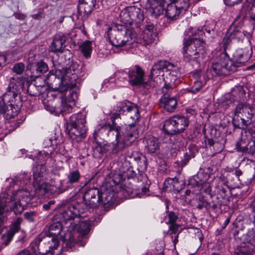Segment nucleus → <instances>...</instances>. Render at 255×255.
<instances>
[{
    "label": "nucleus",
    "mask_w": 255,
    "mask_h": 255,
    "mask_svg": "<svg viewBox=\"0 0 255 255\" xmlns=\"http://www.w3.org/2000/svg\"><path fill=\"white\" fill-rule=\"evenodd\" d=\"M140 118L139 108L137 105L133 103L127 114L125 116V121L128 125L125 127L117 125L114 121L113 124H105L99 126L93 133V137L96 144L95 148L100 154L107 152V143L105 141H100L98 139L99 132H106L111 138L115 137L116 142H113V152L117 153L122 150L125 146H129L137 138L138 133L135 124Z\"/></svg>",
    "instance_id": "obj_1"
},
{
    "label": "nucleus",
    "mask_w": 255,
    "mask_h": 255,
    "mask_svg": "<svg viewBox=\"0 0 255 255\" xmlns=\"http://www.w3.org/2000/svg\"><path fill=\"white\" fill-rule=\"evenodd\" d=\"M122 24L109 27L107 37L110 43L116 47L130 46L136 40L135 28H141L144 16L139 9L128 8L121 14Z\"/></svg>",
    "instance_id": "obj_2"
},
{
    "label": "nucleus",
    "mask_w": 255,
    "mask_h": 255,
    "mask_svg": "<svg viewBox=\"0 0 255 255\" xmlns=\"http://www.w3.org/2000/svg\"><path fill=\"white\" fill-rule=\"evenodd\" d=\"M73 74L72 70L70 68H57L55 70L54 74L53 75L55 78L54 83L58 87V92L56 97L61 100V106L59 107H55L53 109H49L46 108L51 113L54 112L56 115L62 114L63 116L67 114L72 111V106L67 101L65 98V92L68 91L70 86H73L74 83H73L72 77Z\"/></svg>",
    "instance_id": "obj_3"
},
{
    "label": "nucleus",
    "mask_w": 255,
    "mask_h": 255,
    "mask_svg": "<svg viewBox=\"0 0 255 255\" xmlns=\"http://www.w3.org/2000/svg\"><path fill=\"white\" fill-rule=\"evenodd\" d=\"M82 204L73 203L65 207L60 215L62 221L66 224L69 222V225L66 226L68 232L74 234L80 233L86 235L90 231V225L87 220L82 221L81 214L85 212V209L82 208Z\"/></svg>",
    "instance_id": "obj_4"
},
{
    "label": "nucleus",
    "mask_w": 255,
    "mask_h": 255,
    "mask_svg": "<svg viewBox=\"0 0 255 255\" xmlns=\"http://www.w3.org/2000/svg\"><path fill=\"white\" fill-rule=\"evenodd\" d=\"M7 201L0 196V233L4 229V224L11 215V212L5 211ZM22 218L18 217L9 226V230L3 234H0V250L7 246L12 240L14 235L20 230Z\"/></svg>",
    "instance_id": "obj_5"
},
{
    "label": "nucleus",
    "mask_w": 255,
    "mask_h": 255,
    "mask_svg": "<svg viewBox=\"0 0 255 255\" xmlns=\"http://www.w3.org/2000/svg\"><path fill=\"white\" fill-rule=\"evenodd\" d=\"M189 121L188 117L183 115H176L166 120L163 124V129L169 136V143L176 146L179 144L177 140V133L183 132L189 126Z\"/></svg>",
    "instance_id": "obj_6"
},
{
    "label": "nucleus",
    "mask_w": 255,
    "mask_h": 255,
    "mask_svg": "<svg viewBox=\"0 0 255 255\" xmlns=\"http://www.w3.org/2000/svg\"><path fill=\"white\" fill-rule=\"evenodd\" d=\"M86 114L79 113L72 115L67 123V129L70 138L76 142L81 140L83 135L86 133L87 128Z\"/></svg>",
    "instance_id": "obj_7"
},
{
    "label": "nucleus",
    "mask_w": 255,
    "mask_h": 255,
    "mask_svg": "<svg viewBox=\"0 0 255 255\" xmlns=\"http://www.w3.org/2000/svg\"><path fill=\"white\" fill-rule=\"evenodd\" d=\"M235 71L236 66L225 52H221L216 56L209 69L213 76H226Z\"/></svg>",
    "instance_id": "obj_8"
},
{
    "label": "nucleus",
    "mask_w": 255,
    "mask_h": 255,
    "mask_svg": "<svg viewBox=\"0 0 255 255\" xmlns=\"http://www.w3.org/2000/svg\"><path fill=\"white\" fill-rule=\"evenodd\" d=\"M203 40L193 38L184 39L183 41V55L184 60L189 62L196 61L198 58H203L204 54Z\"/></svg>",
    "instance_id": "obj_9"
},
{
    "label": "nucleus",
    "mask_w": 255,
    "mask_h": 255,
    "mask_svg": "<svg viewBox=\"0 0 255 255\" xmlns=\"http://www.w3.org/2000/svg\"><path fill=\"white\" fill-rule=\"evenodd\" d=\"M30 193L25 189L17 190L12 193L10 201V211L11 214L13 213L15 215L21 214L24 211V204L27 202Z\"/></svg>",
    "instance_id": "obj_10"
},
{
    "label": "nucleus",
    "mask_w": 255,
    "mask_h": 255,
    "mask_svg": "<svg viewBox=\"0 0 255 255\" xmlns=\"http://www.w3.org/2000/svg\"><path fill=\"white\" fill-rule=\"evenodd\" d=\"M144 70L136 65L129 69L128 83L133 86H141L146 89L152 88L155 86L154 82L149 80L144 81Z\"/></svg>",
    "instance_id": "obj_11"
},
{
    "label": "nucleus",
    "mask_w": 255,
    "mask_h": 255,
    "mask_svg": "<svg viewBox=\"0 0 255 255\" xmlns=\"http://www.w3.org/2000/svg\"><path fill=\"white\" fill-rule=\"evenodd\" d=\"M25 79L22 77H12L10 79L9 84L6 92L4 94V100L5 101H19L21 90L23 88Z\"/></svg>",
    "instance_id": "obj_12"
},
{
    "label": "nucleus",
    "mask_w": 255,
    "mask_h": 255,
    "mask_svg": "<svg viewBox=\"0 0 255 255\" xmlns=\"http://www.w3.org/2000/svg\"><path fill=\"white\" fill-rule=\"evenodd\" d=\"M84 203L88 209L97 208L100 203V194L97 188L87 189L83 196Z\"/></svg>",
    "instance_id": "obj_13"
},
{
    "label": "nucleus",
    "mask_w": 255,
    "mask_h": 255,
    "mask_svg": "<svg viewBox=\"0 0 255 255\" xmlns=\"http://www.w3.org/2000/svg\"><path fill=\"white\" fill-rule=\"evenodd\" d=\"M115 75L118 80L116 83H115V79L110 78L109 79H106L102 84V89L105 90L106 88H113L116 84L118 86H122L120 82H128L129 69L117 71Z\"/></svg>",
    "instance_id": "obj_14"
},
{
    "label": "nucleus",
    "mask_w": 255,
    "mask_h": 255,
    "mask_svg": "<svg viewBox=\"0 0 255 255\" xmlns=\"http://www.w3.org/2000/svg\"><path fill=\"white\" fill-rule=\"evenodd\" d=\"M144 30L141 35L142 44L147 46L153 42L154 38L156 36V29L154 24L150 22H146L143 24Z\"/></svg>",
    "instance_id": "obj_15"
},
{
    "label": "nucleus",
    "mask_w": 255,
    "mask_h": 255,
    "mask_svg": "<svg viewBox=\"0 0 255 255\" xmlns=\"http://www.w3.org/2000/svg\"><path fill=\"white\" fill-rule=\"evenodd\" d=\"M251 54L248 48H239L233 54V63L236 66V71L239 67L243 65L250 58Z\"/></svg>",
    "instance_id": "obj_16"
},
{
    "label": "nucleus",
    "mask_w": 255,
    "mask_h": 255,
    "mask_svg": "<svg viewBox=\"0 0 255 255\" xmlns=\"http://www.w3.org/2000/svg\"><path fill=\"white\" fill-rule=\"evenodd\" d=\"M81 173L79 170H72L67 174V181L61 184L62 191L72 189L75 184H77L81 178Z\"/></svg>",
    "instance_id": "obj_17"
},
{
    "label": "nucleus",
    "mask_w": 255,
    "mask_h": 255,
    "mask_svg": "<svg viewBox=\"0 0 255 255\" xmlns=\"http://www.w3.org/2000/svg\"><path fill=\"white\" fill-rule=\"evenodd\" d=\"M43 244L45 245L46 248L48 250H46L45 253H42L41 255L46 254H49L50 255H55L54 251L59 246L58 238L50 235L46 233L43 235Z\"/></svg>",
    "instance_id": "obj_18"
},
{
    "label": "nucleus",
    "mask_w": 255,
    "mask_h": 255,
    "mask_svg": "<svg viewBox=\"0 0 255 255\" xmlns=\"http://www.w3.org/2000/svg\"><path fill=\"white\" fill-rule=\"evenodd\" d=\"M43 244L45 245L46 248L48 250H46L45 253H42L41 255L46 254H49L50 255H55L54 251L59 246L58 238L50 235L46 233L43 235Z\"/></svg>",
    "instance_id": "obj_19"
},
{
    "label": "nucleus",
    "mask_w": 255,
    "mask_h": 255,
    "mask_svg": "<svg viewBox=\"0 0 255 255\" xmlns=\"http://www.w3.org/2000/svg\"><path fill=\"white\" fill-rule=\"evenodd\" d=\"M96 0H79L77 6L80 15L87 17L95 8Z\"/></svg>",
    "instance_id": "obj_20"
},
{
    "label": "nucleus",
    "mask_w": 255,
    "mask_h": 255,
    "mask_svg": "<svg viewBox=\"0 0 255 255\" xmlns=\"http://www.w3.org/2000/svg\"><path fill=\"white\" fill-rule=\"evenodd\" d=\"M165 2L162 0H151L149 1L147 11L154 17L163 14L165 10Z\"/></svg>",
    "instance_id": "obj_21"
},
{
    "label": "nucleus",
    "mask_w": 255,
    "mask_h": 255,
    "mask_svg": "<svg viewBox=\"0 0 255 255\" xmlns=\"http://www.w3.org/2000/svg\"><path fill=\"white\" fill-rule=\"evenodd\" d=\"M33 176L34 179V183L38 184L37 190L41 192V194L45 192V188L43 187L42 185L40 184L41 178L43 176V174L46 171V167L44 164L41 163L36 164L33 167Z\"/></svg>",
    "instance_id": "obj_22"
},
{
    "label": "nucleus",
    "mask_w": 255,
    "mask_h": 255,
    "mask_svg": "<svg viewBox=\"0 0 255 255\" xmlns=\"http://www.w3.org/2000/svg\"><path fill=\"white\" fill-rule=\"evenodd\" d=\"M117 197V193L113 187L105 190L100 194V203L105 207L112 205Z\"/></svg>",
    "instance_id": "obj_23"
},
{
    "label": "nucleus",
    "mask_w": 255,
    "mask_h": 255,
    "mask_svg": "<svg viewBox=\"0 0 255 255\" xmlns=\"http://www.w3.org/2000/svg\"><path fill=\"white\" fill-rule=\"evenodd\" d=\"M164 60L159 61L155 63L150 71V74L149 77V80H151L155 83V81H158V79L161 80V77L164 75L165 72L164 67Z\"/></svg>",
    "instance_id": "obj_24"
},
{
    "label": "nucleus",
    "mask_w": 255,
    "mask_h": 255,
    "mask_svg": "<svg viewBox=\"0 0 255 255\" xmlns=\"http://www.w3.org/2000/svg\"><path fill=\"white\" fill-rule=\"evenodd\" d=\"M67 39V36L63 33L55 35L51 44V50L53 52H61L64 47V44Z\"/></svg>",
    "instance_id": "obj_25"
},
{
    "label": "nucleus",
    "mask_w": 255,
    "mask_h": 255,
    "mask_svg": "<svg viewBox=\"0 0 255 255\" xmlns=\"http://www.w3.org/2000/svg\"><path fill=\"white\" fill-rule=\"evenodd\" d=\"M159 105L160 107L163 108L167 112H172L176 107L177 101L174 98L169 97L167 93L160 98Z\"/></svg>",
    "instance_id": "obj_26"
},
{
    "label": "nucleus",
    "mask_w": 255,
    "mask_h": 255,
    "mask_svg": "<svg viewBox=\"0 0 255 255\" xmlns=\"http://www.w3.org/2000/svg\"><path fill=\"white\" fill-rule=\"evenodd\" d=\"M145 149L149 153H154L159 149L158 139L153 136H147L145 138Z\"/></svg>",
    "instance_id": "obj_27"
},
{
    "label": "nucleus",
    "mask_w": 255,
    "mask_h": 255,
    "mask_svg": "<svg viewBox=\"0 0 255 255\" xmlns=\"http://www.w3.org/2000/svg\"><path fill=\"white\" fill-rule=\"evenodd\" d=\"M62 213V212L60 213L58 215L60 221L54 222L51 224L49 228L48 231L46 232V233L53 236L58 237V235L61 233L62 230L63 228L62 223L65 224V228H66L67 226L69 225V222H67L66 224L65 222L62 221V219L60 218V215Z\"/></svg>",
    "instance_id": "obj_28"
},
{
    "label": "nucleus",
    "mask_w": 255,
    "mask_h": 255,
    "mask_svg": "<svg viewBox=\"0 0 255 255\" xmlns=\"http://www.w3.org/2000/svg\"><path fill=\"white\" fill-rule=\"evenodd\" d=\"M75 234L68 232L65 235V237L62 239L63 242V251H73V248L75 244Z\"/></svg>",
    "instance_id": "obj_29"
},
{
    "label": "nucleus",
    "mask_w": 255,
    "mask_h": 255,
    "mask_svg": "<svg viewBox=\"0 0 255 255\" xmlns=\"http://www.w3.org/2000/svg\"><path fill=\"white\" fill-rule=\"evenodd\" d=\"M165 5L166 6L165 15L167 17L171 19H176L183 11L179 9L176 5L172 2L165 3Z\"/></svg>",
    "instance_id": "obj_30"
},
{
    "label": "nucleus",
    "mask_w": 255,
    "mask_h": 255,
    "mask_svg": "<svg viewBox=\"0 0 255 255\" xmlns=\"http://www.w3.org/2000/svg\"><path fill=\"white\" fill-rule=\"evenodd\" d=\"M133 103L127 100L118 102L114 110L117 115L125 116Z\"/></svg>",
    "instance_id": "obj_31"
},
{
    "label": "nucleus",
    "mask_w": 255,
    "mask_h": 255,
    "mask_svg": "<svg viewBox=\"0 0 255 255\" xmlns=\"http://www.w3.org/2000/svg\"><path fill=\"white\" fill-rule=\"evenodd\" d=\"M164 186L166 188H169L170 190H173L177 191H180L183 188L184 184L182 182L181 184L178 178L175 177L173 178H168L164 182Z\"/></svg>",
    "instance_id": "obj_32"
},
{
    "label": "nucleus",
    "mask_w": 255,
    "mask_h": 255,
    "mask_svg": "<svg viewBox=\"0 0 255 255\" xmlns=\"http://www.w3.org/2000/svg\"><path fill=\"white\" fill-rule=\"evenodd\" d=\"M16 104L15 101H5L4 100V94L2 96L1 101H0V113L3 114L6 111L8 112L11 111L13 113V109H15V106Z\"/></svg>",
    "instance_id": "obj_33"
},
{
    "label": "nucleus",
    "mask_w": 255,
    "mask_h": 255,
    "mask_svg": "<svg viewBox=\"0 0 255 255\" xmlns=\"http://www.w3.org/2000/svg\"><path fill=\"white\" fill-rule=\"evenodd\" d=\"M43 235L40 234L31 243V248L34 252V254H37L38 255H42L43 253L41 252L42 245L43 244Z\"/></svg>",
    "instance_id": "obj_34"
},
{
    "label": "nucleus",
    "mask_w": 255,
    "mask_h": 255,
    "mask_svg": "<svg viewBox=\"0 0 255 255\" xmlns=\"http://www.w3.org/2000/svg\"><path fill=\"white\" fill-rule=\"evenodd\" d=\"M79 48L84 56L88 58L91 56L92 51V42L85 40L80 44Z\"/></svg>",
    "instance_id": "obj_35"
},
{
    "label": "nucleus",
    "mask_w": 255,
    "mask_h": 255,
    "mask_svg": "<svg viewBox=\"0 0 255 255\" xmlns=\"http://www.w3.org/2000/svg\"><path fill=\"white\" fill-rule=\"evenodd\" d=\"M36 74L37 76L46 73L48 70L47 65L43 61L41 60L36 63Z\"/></svg>",
    "instance_id": "obj_36"
},
{
    "label": "nucleus",
    "mask_w": 255,
    "mask_h": 255,
    "mask_svg": "<svg viewBox=\"0 0 255 255\" xmlns=\"http://www.w3.org/2000/svg\"><path fill=\"white\" fill-rule=\"evenodd\" d=\"M204 85L205 84L201 81L196 80L194 82V84L192 87L187 88L186 91L193 94H196L201 90Z\"/></svg>",
    "instance_id": "obj_37"
},
{
    "label": "nucleus",
    "mask_w": 255,
    "mask_h": 255,
    "mask_svg": "<svg viewBox=\"0 0 255 255\" xmlns=\"http://www.w3.org/2000/svg\"><path fill=\"white\" fill-rule=\"evenodd\" d=\"M203 34H205L203 31V29H200L199 28L191 27L189 28L188 31V34L190 37L189 39H192V36L198 35V37H196L197 39L203 40L202 35Z\"/></svg>",
    "instance_id": "obj_38"
},
{
    "label": "nucleus",
    "mask_w": 255,
    "mask_h": 255,
    "mask_svg": "<svg viewBox=\"0 0 255 255\" xmlns=\"http://www.w3.org/2000/svg\"><path fill=\"white\" fill-rule=\"evenodd\" d=\"M230 36L238 40H242L245 37V34L240 28L237 27L231 32Z\"/></svg>",
    "instance_id": "obj_39"
},
{
    "label": "nucleus",
    "mask_w": 255,
    "mask_h": 255,
    "mask_svg": "<svg viewBox=\"0 0 255 255\" xmlns=\"http://www.w3.org/2000/svg\"><path fill=\"white\" fill-rule=\"evenodd\" d=\"M215 182V181H213L211 183L206 182L202 184L200 187H199L201 193H205L207 194H210L212 192V187Z\"/></svg>",
    "instance_id": "obj_40"
},
{
    "label": "nucleus",
    "mask_w": 255,
    "mask_h": 255,
    "mask_svg": "<svg viewBox=\"0 0 255 255\" xmlns=\"http://www.w3.org/2000/svg\"><path fill=\"white\" fill-rule=\"evenodd\" d=\"M164 67L165 71L170 72V74L176 76V69H177L173 64H171L167 61H164Z\"/></svg>",
    "instance_id": "obj_41"
},
{
    "label": "nucleus",
    "mask_w": 255,
    "mask_h": 255,
    "mask_svg": "<svg viewBox=\"0 0 255 255\" xmlns=\"http://www.w3.org/2000/svg\"><path fill=\"white\" fill-rule=\"evenodd\" d=\"M195 176L197 177L201 185L206 182L210 176L208 174L202 171L198 172Z\"/></svg>",
    "instance_id": "obj_42"
},
{
    "label": "nucleus",
    "mask_w": 255,
    "mask_h": 255,
    "mask_svg": "<svg viewBox=\"0 0 255 255\" xmlns=\"http://www.w3.org/2000/svg\"><path fill=\"white\" fill-rule=\"evenodd\" d=\"M222 204L221 203L216 202L214 200H212L211 202H206L205 203V208L207 210L212 209L214 210L218 208H220Z\"/></svg>",
    "instance_id": "obj_43"
},
{
    "label": "nucleus",
    "mask_w": 255,
    "mask_h": 255,
    "mask_svg": "<svg viewBox=\"0 0 255 255\" xmlns=\"http://www.w3.org/2000/svg\"><path fill=\"white\" fill-rule=\"evenodd\" d=\"M236 148L238 151H242L243 152H246L248 151L247 145L242 139H241L237 142Z\"/></svg>",
    "instance_id": "obj_44"
},
{
    "label": "nucleus",
    "mask_w": 255,
    "mask_h": 255,
    "mask_svg": "<svg viewBox=\"0 0 255 255\" xmlns=\"http://www.w3.org/2000/svg\"><path fill=\"white\" fill-rule=\"evenodd\" d=\"M25 68V65L22 62L16 63L12 68V71L18 75L22 73Z\"/></svg>",
    "instance_id": "obj_45"
},
{
    "label": "nucleus",
    "mask_w": 255,
    "mask_h": 255,
    "mask_svg": "<svg viewBox=\"0 0 255 255\" xmlns=\"http://www.w3.org/2000/svg\"><path fill=\"white\" fill-rule=\"evenodd\" d=\"M249 110V108L246 106H245L242 103L239 104L235 109V115L238 116V114L241 113L246 114L247 111Z\"/></svg>",
    "instance_id": "obj_46"
},
{
    "label": "nucleus",
    "mask_w": 255,
    "mask_h": 255,
    "mask_svg": "<svg viewBox=\"0 0 255 255\" xmlns=\"http://www.w3.org/2000/svg\"><path fill=\"white\" fill-rule=\"evenodd\" d=\"M78 98V94L76 92L74 91L73 89H70L69 94L68 97L67 99V101L70 103L74 104L75 100Z\"/></svg>",
    "instance_id": "obj_47"
},
{
    "label": "nucleus",
    "mask_w": 255,
    "mask_h": 255,
    "mask_svg": "<svg viewBox=\"0 0 255 255\" xmlns=\"http://www.w3.org/2000/svg\"><path fill=\"white\" fill-rule=\"evenodd\" d=\"M188 185L193 187H197L199 189L201 186V184L199 183V180H198L197 177H196L195 175L189 179Z\"/></svg>",
    "instance_id": "obj_48"
},
{
    "label": "nucleus",
    "mask_w": 255,
    "mask_h": 255,
    "mask_svg": "<svg viewBox=\"0 0 255 255\" xmlns=\"http://www.w3.org/2000/svg\"><path fill=\"white\" fill-rule=\"evenodd\" d=\"M208 144L213 146V148H215L216 146H218V145H220V148L218 149H217L215 150L216 153H219L223 149V147L222 145L220 144L218 142H214V141L212 139H209L208 140Z\"/></svg>",
    "instance_id": "obj_49"
},
{
    "label": "nucleus",
    "mask_w": 255,
    "mask_h": 255,
    "mask_svg": "<svg viewBox=\"0 0 255 255\" xmlns=\"http://www.w3.org/2000/svg\"><path fill=\"white\" fill-rule=\"evenodd\" d=\"M231 42V40L229 35H226L223 39V44L224 49L225 50H226L228 48Z\"/></svg>",
    "instance_id": "obj_50"
},
{
    "label": "nucleus",
    "mask_w": 255,
    "mask_h": 255,
    "mask_svg": "<svg viewBox=\"0 0 255 255\" xmlns=\"http://www.w3.org/2000/svg\"><path fill=\"white\" fill-rule=\"evenodd\" d=\"M168 216L169 219V224H175V222H176L178 219V217L177 216V215L174 212H171L169 213Z\"/></svg>",
    "instance_id": "obj_51"
},
{
    "label": "nucleus",
    "mask_w": 255,
    "mask_h": 255,
    "mask_svg": "<svg viewBox=\"0 0 255 255\" xmlns=\"http://www.w3.org/2000/svg\"><path fill=\"white\" fill-rule=\"evenodd\" d=\"M35 214V213L34 212L31 211L29 212H25L23 216L25 218V219L27 220L28 221L33 222L34 221L33 217Z\"/></svg>",
    "instance_id": "obj_52"
},
{
    "label": "nucleus",
    "mask_w": 255,
    "mask_h": 255,
    "mask_svg": "<svg viewBox=\"0 0 255 255\" xmlns=\"http://www.w3.org/2000/svg\"><path fill=\"white\" fill-rule=\"evenodd\" d=\"M247 236L249 238L247 239L246 242L249 244H253L255 243V234L254 232H250L248 233Z\"/></svg>",
    "instance_id": "obj_53"
},
{
    "label": "nucleus",
    "mask_w": 255,
    "mask_h": 255,
    "mask_svg": "<svg viewBox=\"0 0 255 255\" xmlns=\"http://www.w3.org/2000/svg\"><path fill=\"white\" fill-rule=\"evenodd\" d=\"M179 226L176 224H170L169 226V230L172 234H176L178 230Z\"/></svg>",
    "instance_id": "obj_54"
},
{
    "label": "nucleus",
    "mask_w": 255,
    "mask_h": 255,
    "mask_svg": "<svg viewBox=\"0 0 255 255\" xmlns=\"http://www.w3.org/2000/svg\"><path fill=\"white\" fill-rule=\"evenodd\" d=\"M13 15L14 16V17L16 19L21 20H24L26 17V16L24 14H22V13H21L19 12L14 13L13 14Z\"/></svg>",
    "instance_id": "obj_55"
},
{
    "label": "nucleus",
    "mask_w": 255,
    "mask_h": 255,
    "mask_svg": "<svg viewBox=\"0 0 255 255\" xmlns=\"http://www.w3.org/2000/svg\"><path fill=\"white\" fill-rule=\"evenodd\" d=\"M54 203H55L54 201L50 200L47 204H43L42 206V207L45 210H46V211L50 209L51 205L54 204Z\"/></svg>",
    "instance_id": "obj_56"
},
{
    "label": "nucleus",
    "mask_w": 255,
    "mask_h": 255,
    "mask_svg": "<svg viewBox=\"0 0 255 255\" xmlns=\"http://www.w3.org/2000/svg\"><path fill=\"white\" fill-rule=\"evenodd\" d=\"M247 152H249V153L251 154L252 155H255V142L254 141L253 142V144L250 145L249 150Z\"/></svg>",
    "instance_id": "obj_57"
},
{
    "label": "nucleus",
    "mask_w": 255,
    "mask_h": 255,
    "mask_svg": "<svg viewBox=\"0 0 255 255\" xmlns=\"http://www.w3.org/2000/svg\"><path fill=\"white\" fill-rule=\"evenodd\" d=\"M201 74H202V72L201 71H197L194 72L193 73V76L195 79H197V80H198V79L199 78H200Z\"/></svg>",
    "instance_id": "obj_58"
},
{
    "label": "nucleus",
    "mask_w": 255,
    "mask_h": 255,
    "mask_svg": "<svg viewBox=\"0 0 255 255\" xmlns=\"http://www.w3.org/2000/svg\"><path fill=\"white\" fill-rule=\"evenodd\" d=\"M19 179L20 180L23 179V184H27L29 182V181L30 179V177L29 176H26L24 179V177L23 176L22 177L19 176Z\"/></svg>",
    "instance_id": "obj_59"
},
{
    "label": "nucleus",
    "mask_w": 255,
    "mask_h": 255,
    "mask_svg": "<svg viewBox=\"0 0 255 255\" xmlns=\"http://www.w3.org/2000/svg\"><path fill=\"white\" fill-rule=\"evenodd\" d=\"M6 60V58L3 55H0V67L4 64Z\"/></svg>",
    "instance_id": "obj_60"
},
{
    "label": "nucleus",
    "mask_w": 255,
    "mask_h": 255,
    "mask_svg": "<svg viewBox=\"0 0 255 255\" xmlns=\"http://www.w3.org/2000/svg\"><path fill=\"white\" fill-rule=\"evenodd\" d=\"M234 174L236 175V176L239 178L242 174V172L240 169L238 168H236L234 172Z\"/></svg>",
    "instance_id": "obj_61"
},
{
    "label": "nucleus",
    "mask_w": 255,
    "mask_h": 255,
    "mask_svg": "<svg viewBox=\"0 0 255 255\" xmlns=\"http://www.w3.org/2000/svg\"><path fill=\"white\" fill-rule=\"evenodd\" d=\"M206 202H207L206 201H205L204 202H202V204H199L197 207L198 209H199V210H201L204 207H205V203Z\"/></svg>",
    "instance_id": "obj_62"
},
{
    "label": "nucleus",
    "mask_w": 255,
    "mask_h": 255,
    "mask_svg": "<svg viewBox=\"0 0 255 255\" xmlns=\"http://www.w3.org/2000/svg\"><path fill=\"white\" fill-rule=\"evenodd\" d=\"M230 218H228L226 219V220L225 221L224 224H223V228H225L226 227V226L229 224V223H230Z\"/></svg>",
    "instance_id": "obj_63"
},
{
    "label": "nucleus",
    "mask_w": 255,
    "mask_h": 255,
    "mask_svg": "<svg viewBox=\"0 0 255 255\" xmlns=\"http://www.w3.org/2000/svg\"><path fill=\"white\" fill-rule=\"evenodd\" d=\"M186 112L187 113L190 114L191 115H194L195 114V111L191 109H187L186 110Z\"/></svg>",
    "instance_id": "obj_64"
}]
</instances>
